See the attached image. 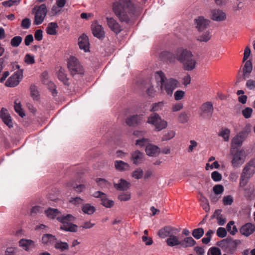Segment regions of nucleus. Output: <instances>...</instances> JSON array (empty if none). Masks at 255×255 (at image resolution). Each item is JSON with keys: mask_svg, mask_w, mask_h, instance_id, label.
<instances>
[{"mask_svg": "<svg viewBox=\"0 0 255 255\" xmlns=\"http://www.w3.org/2000/svg\"><path fill=\"white\" fill-rule=\"evenodd\" d=\"M214 111L213 104L211 102H206L200 108V114L205 119H210Z\"/></svg>", "mask_w": 255, "mask_h": 255, "instance_id": "11", "label": "nucleus"}, {"mask_svg": "<svg viewBox=\"0 0 255 255\" xmlns=\"http://www.w3.org/2000/svg\"><path fill=\"white\" fill-rule=\"evenodd\" d=\"M66 186L68 187H73L75 190V191L78 193H80L83 191L86 188V187L84 185H77L76 184L72 182L68 183Z\"/></svg>", "mask_w": 255, "mask_h": 255, "instance_id": "38", "label": "nucleus"}, {"mask_svg": "<svg viewBox=\"0 0 255 255\" xmlns=\"http://www.w3.org/2000/svg\"><path fill=\"white\" fill-rule=\"evenodd\" d=\"M233 198L231 195L226 196L223 199V204L225 205H231L233 203Z\"/></svg>", "mask_w": 255, "mask_h": 255, "instance_id": "57", "label": "nucleus"}, {"mask_svg": "<svg viewBox=\"0 0 255 255\" xmlns=\"http://www.w3.org/2000/svg\"><path fill=\"white\" fill-rule=\"evenodd\" d=\"M197 37V40L200 42H206L212 37L211 32L209 30H205Z\"/></svg>", "mask_w": 255, "mask_h": 255, "instance_id": "27", "label": "nucleus"}, {"mask_svg": "<svg viewBox=\"0 0 255 255\" xmlns=\"http://www.w3.org/2000/svg\"><path fill=\"white\" fill-rule=\"evenodd\" d=\"M115 166L117 170L120 171L128 170L130 168V166L128 163L122 160L115 161Z\"/></svg>", "mask_w": 255, "mask_h": 255, "instance_id": "29", "label": "nucleus"}, {"mask_svg": "<svg viewBox=\"0 0 255 255\" xmlns=\"http://www.w3.org/2000/svg\"><path fill=\"white\" fill-rule=\"evenodd\" d=\"M213 190L214 193L221 196L224 191V187L221 185H216L213 187Z\"/></svg>", "mask_w": 255, "mask_h": 255, "instance_id": "55", "label": "nucleus"}, {"mask_svg": "<svg viewBox=\"0 0 255 255\" xmlns=\"http://www.w3.org/2000/svg\"><path fill=\"white\" fill-rule=\"evenodd\" d=\"M34 10L33 24L35 25L41 24L43 22L47 14V7L45 4H42L38 7H35L32 9V12H34Z\"/></svg>", "mask_w": 255, "mask_h": 255, "instance_id": "8", "label": "nucleus"}, {"mask_svg": "<svg viewBox=\"0 0 255 255\" xmlns=\"http://www.w3.org/2000/svg\"><path fill=\"white\" fill-rule=\"evenodd\" d=\"M54 244L55 248L61 251H64L69 249V245L66 242H63L56 240Z\"/></svg>", "mask_w": 255, "mask_h": 255, "instance_id": "34", "label": "nucleus"}, {"mask_svg": "<svg viewBox=\"0 0 255 255\" xmlns=\"http://www.w3.org/2000/svg\"><path fill=\"white\" fill-rule=\"evenodd\" d=\"M164 103L163 102H159L152 105V111H158L161 110L164 106Z\"/></svg>", "mask_w": 255, "mask_h": 255, "instance_id": "53", "label": "nucleus"}, {"mask_svg": "<svg viewBox=\"0 0 255 255\" xmlns=\"http://www.w3.org/2000/svg\"><path fill=\"white\" fill-rule=\"evenodd\" d=\"M253 110L252 108L250 107H246V108L242 110V113L243 116L246 119H249L251 117L253 113Z\"/></svg>", "mask_w": 255, "mask_h": 255, "instance_id": "50", "label": "nucleus"}, {"mask_svg": "<svg viewBox=\"0 0 255 255\" xmlns=\"http://www.w3.org/2000/svg\"><path fill=\"white\" fill-rule=\"evenodd\" d=\"M246 86L250 90H254L255 89V81L251 79L248 80Z\"/></svg>", "mask_w": 255, "mask_h": 255, "instance_id": "64", "label": "nucleus"}, {"mask_svg": "<svg viewBox=\"0 0 255 255\" xmlns=\"http://www.w3.org/2000/svg\"><path fill=\"white\" fill-rule=\"evenodd\" d=\"M162 56H165L170 62L174 61V59L178 60L183 65V68L187 71H192L196 67V60L194 58L191 51L180 47L175 51V57L172 59V54L169 52H164L162 53Z\"/></svg>", "mask_w": 255, "mask_h": 255, "instance_id": "1", "label": "nucleus"}, {"mask_svg": "<svg viewBox=\"0 0 255 255\" xmlns=\"http://www.w3.org/2000/svg\"><path fill=\"white\" fill-rule=\"evenodd\" d=\"M227 230L223 227L219 228L217 230V235L220 238H224L227 236Z\"/></svg>", "mask_w": 255, "mask_h": 255, "instance_id": "54", "label": "nucleus"}, {"mask_svg": "<svg viewBox=\"0 0 255 255\" xmlns=\"http://www.w3.org/2000/svg\"><path fill=\"white\" fill-rule=\"evenodd\" d=\"M130 184L124 179H120L119 183H114V187L118 190H126L129 188Z\"/></svg>", "mask_w": 255, "mask_h": 255, "instance_id": "31", "label": "nucleus"}, {"mask_svg": "<svg viewBox=\"0 0 255 255\" xmlns=\"http://www.w3.org/2000/svg\"><path fill=\"white\" fill-rule=\"evenodd\" d=\"M179 230L172 226H165L160 229L158 232V235L161 238L164 239L169 237L172 234H178Z\"/></svg>", "mask_w": 255, "mask_h": 255, "instance_id": "13", "label": "nucleus"}, {"mask_svg": "<svg viewBox=\"0 0 255 255\" xmlns=\"http://www.w3.org/2000/svg\"><path fill=\"white\" fill-rule=\"evenodd\" d=\"M92 30L93 35L98 38H103L105 36V31L102 26L97 22L92 24Z\"/></svg>", "mask_w": 255, "mask_h": 255, "instance_id": "18", "label": "nucleus"}, {"mask_svg": "<svg viewBox=\"0 0 255 255\" xmlns=\"http://www.w3.org/2000/svg\"><path fill=\"white\" fill-rule=\"evenodd\" d=\"M247 138L246 136L243 134V133L239 132L233 138L232 140V146L235 145L238 147H241L242 145L243 142Z\"/></svg>", "mask_w": 255, "mask_h": 255, "instance_id": "26", "label": "nucleus"}, {"mask_svg": "<svg viewBox=\"0 0 255 255\" xmlns=\"http://www.w3.org/2000/svg\"><path fill=\"white\" fill-rule=\"evenodd\" d=\"M149 140L148 138H141L136 140L135 144L139 147H142L144 146H146L149 144Z\"/></svg>", "mask_w": 255, "mask_h": 255, "instance_id": "48", "label": "nucleus"}, {"mask_svg": "<svg viewBox=\"0 0 255 255\" xmlns=\"http://www.w3.org/2000/svg\"><path fill=\"white\" fill-rule=\"evenodd\" d=\"M106 19L108 27L114 33L118 34L122 30V26L114 18L107 17Z\"/></svg>", "mask_w": 255, "mask_h": 255, "instance_id": "15", "label": "nucleus"}, {"mask_svg": "<svg viewBox=\"0 0 255 255\" xmlns=\"http://www.w3.org/2000/svg\"><path fill=\"white\" fill-rule=\"evenodd\" d=\"M131 195L129 192H123L119 194L118 199L121 201H127L130 200Z\"/></svg>", "mask_w": 255, "mask_h": 255, "instance_id": "49", "label": "nucleus"}, {"mask_svg": "<svg viewBox=\"0 0 255 255\" xmlns=\"http://www.w3.org/2000/svg\"><path fill=\"white\" fill-rule=\"evenodd\" d=\"M211 177L213 180L215 181L218 182L221 180L222 175L218 171H214L212 173Z\"/></svg>", "mask_w": 255, "mask_h": 255, "instance_id": "61", "label": "nucleus"}, {"mask_svg": "<svg viewBox=\"0 0 255 255\" xmlns=\"http://www.w3.org/2000/svg\"><path fill=\"white\" fill-rule=\"evenodd\" d=\"M45 213L48 218L56 219L58 220V218L59 217L61 213L56 209L49 208L45 211Z\"/></svg>", "mask_w": 255, "mask_h": 255, "instance_id": "28", "label": "nucleus"}, {"mask_svg": "<svg viewBox=\"0 0 255 255\" xmlns=\"http://www.w3.org/2000/svg\"><path fill=\"white\" fill-rule=\"evenodd\" d=\"M235 222L233 221H230L227 225V230L232 235H235L238 232V229L234 225Z\"/></svg>", "mask_w": 255, "mask_h": 255, "instance_id": "36", "label": "nucleus"}, {"mask_svg": "<svg viewBox=\"0 0 255 255\" xmlns=\"http://www.w3.org/2000/svg\"><path fill=\"white\" fill-rule=\"evenodd\" d=\"M96 181L98 185L101 188L107 187L109 185V182L103 178H97Z\"/></svg>", "mask_w": 255, "mask_h": 255, "instance_id": "51", "label": "nucleus"}, {"mask_svg": "<svg viewBox=\"0 0 255 255\" xmlns=\"http://www.w3.org/2000/svg\"><path fill=\"white\" fill-rule=\"evenodd\" d=\"M20 0H8L2 2V5L5 6L10 7L15 4H18Z\"/></svg>", "mask_w": 255, "mask_h": 255, "instance_id": "58", "label": "nucleus"}, {"mask_svg": "<svg viewBox=\"0 0 255 255\" xmlns=\"http://www.w3.org/2000/svg\"><path fill=\"white\" fill-rule=\"evenodd\" d=\"M82 210L85 214L92 215L95 212L96 209L91 204L87 203L83 205Z\"/></svg>", "mask_w": 255, "mask_h": 255, "instance_id": "33", "label": "nucleus"}, {"mask_svg": "<svg viewBox=\"0 0 255 255\" xmlns=\"http://www.w3.org/2000/svg\"><path fill=\"white\" fill-rule=\"evenodd\" d=\"M185 92L182 90L176 91L174 94V99L176 101H180L184 98Z\"/></svg>", "mask_w": 255, "mask_h": 255, "instance_id": "52", "label": "nucleus"}, {"mask_svg": "<svg viewBox=\"0 0 255 255\" xmlns=\"http://www.w3.org/2000/svg\"><path fill=\"white\" fill-rule=\"evenodd\" d=\"M22 38L20 36H16L13 37L10 41V44L12 47H18L21 43Z\"/></svg>", "mask_w": 255, "mask_h": 255, "instance_id": "44", "label": "nucleus"}, {"mask_svg": "<svg viewBox=\"0 0 255 255\" xmlns=\"http://www.w3.org/2000/svg\"><path fill=\"white\" fill-rule=\"evenodd\" d=\"M145 152L146 154L149 156H157L160 152V148L153 144H148L145 148Z\"/></svg>", "mask_w": 255, "mask_h": 255, "instance_id": "21", "label": "nucleus"}, {"mask_svg": "<svg viewBox=\"0 0 255 255\" xmlns=\"http://www.w3.org/2000/svg\"><path fill=\"white\" fill-rule=\"evenodd\" d=\"M22 78L23 70L16 71L8 78L5 85L8 87H14L19 84Z\"/></svg>", "mask_w": 255, "mask_h": 255, "instance_id": "10", "label": "nucleus"}, {"mask_svg": "<svg viewBox=\"0 0 255 255\" xmlns=\"http://www.w3.org/2000/svg\"><path fill=\"white\" fill-rule=\"evenodd\" d=\"M35 39L38 41H40L43 38V31L41 29L36 30L34 33Z\"/></svg>", "mask_w": 255, "mask_h": 255, "instance_id": "63", "label": "nucleus"}, {"mask_svg": "<svg viewBox=\"0 0 255 255\" xmlns=\"http://www.w3.org/2000/svg\"><path fill=\"white\" fill-rule=\"evenodd\" d=\"M195 27L201 32L206 29L210 24V21L203 16H200L194 19Z\"/></svg>", "mask_w": 255, "mask_h": 255, "instance_id": "12", "label": "nucleus"}, {"mask_svg": "<svg viewBox=\"0 0 255 255\" xmlns=\"http://www.w3.org/2000/svg\"><path fill=\"white\" fill-rule=\"evenodd\" d=\"M183 108V105L181 103H177L172 106V111L173 112H178L182 110Z\"/></svg>", "mask_w": 255, "mask_h": 255, "instance_id": "60", "label": "nucleus"}, {"mask_svg": "<svg viewBox=\"0 0 255 255\" xmlns=\"http://www.w3.org/2000/svg\"><path fill=\"white\" fill-rule=\"evenodd\" d=\"M252 125L251 124H248L246 125L245 128H244L243 130L241 131L240 132L243 133V134H244L245 136L247 137L248 136V134L249 133L251 132L252 130Z\"/></svg>", "mask_w": 255, "mask_h": 255, "instance_id": "56", "label": "nucleus"}, {"mask_svg": "<svg viewBox=\"0 0 255 255\" xmlns=\"http://www.w3.org/2000/svg\"><path fill=\"white\" fill-rule=\"evenodd\" d=\"M55 241H56V238L50 234H44L41 238L42 243L47 246L53 245Z\"/></svg>", "mask_w": 255, "mask_h": 255, "instance_id": "23", "label": "nucleus"}, {"mask_svg": "<svg viewBox=\"0 0 255 255\" xmlns=\"http://www.w3.org/2000/svg\"><path fill=\"white\" fill-rule=\"evenodd\" d=\"M144 159L145 156L143 153L139 150H137L131 153V160L135 165L142 163Z\"/></svg>", "mask_w": 255, "mask_h": 255, "instance_id": "17", "label": "nucleus"}, {"mask_svg": "<svg viewBox=\"0 0 255 255\" xmlns=\"http://www.w3.org/2000/svg\"><path fill=\"white\" fill-rule=\"evenodd\" d=\"M74 219L75 218L71 214H67L65 216L60 213L59 217L58 218V221L63 224L60 227V229L66 231H76L77 226L71 223V222L74 221Z\"/></svg>", "mask_w": 255, "mask_h": 255, "instance_id": "5", "label": "nucleus"}, {"mask_svg": "<svg viewBox=\"0 0 255 255\" xmlns=\"http://www.w3.org/2000/svg\"><path fill=\"white\" fill-rule=\"evenodd\" d=\"M178 121L182 124L187 123L188 121L187 115L184 112L181 113L178 116Z\"/></svg>", "mask_w": 255, "mask_h": 255, "instance_id": "59", "label": "nucleus"}, {"mask_svg": "<svg viewBox=\"0 0 255 255\" xmlns=\"http://www.w3.org/2000/svg\"><path fill=\"white\" fill-rule=\"evenodd\" d=\"M101 201V204L106 208H112L114 205V201L109 199L106 194L102 198Z\"/></svg>", "mask_w": 255, "mask_h": 255, "instance_id": "35", "label": "nucleus"}, {"mask_svg": "<svg viewBox=\"0 0 255 255\" xmlns=\"http://www.w3.org/2000/svg\"><path fill=\"white\" fill-rule=\"evenodd\" d=\"M255 174V158L251 159L245 165L241 174L240 186H245Z\"/></svg>", "mask_w": 255, "mask_h": 255, "instance_id": "4", "label": "nucleus"}, {"mask_svg": "<svg viewBox=\"0 0 255 255\" xmlns=\"http://www.w3.org/2000/svg\"><path fill=\"white\" fill-rule=\"evenodd\" d=\"M0 117L3 122L9 127H12V123L10 115L6 109L2 108L0 111Z\"/></svg>", "mask_w": 255, "mask_h": 255, "instance_id": "25", "label": "nucleus"}, {"mask_svg": "<svg viewBox=\"0 0 255 255\" xmlns=\"http://www.w3.org/2000/svg\"><path fill=\"white\" fill-rule=\"evenodd\" d=\"M130 3L129 0H118L113 3V11L122 21H128L129 19L127 11Z\"/></svg>", "mask_w": 255, "mask_h": 255, "instance_id": "3", "label": "nucleus"}, {"mask_svg": "<svg viewBox=\"0 0 255 255\" xmlns=\"http://www.w3.org/2000/svg\"><path fill=\"white\" fill-rule=\"evenodd\" d=\"M30 95L34 100H38L39 94L37 88L34 85H31L30 87Z\"/></svg>", "mask_w": 255, "mask_h": 255, "instance_id": "41", "label": "nucleus"}, {"mask_svg": "<svg viewBox=\"0 0 255 255\" xmlns=\"http://www.w3.org/2000/svg\"><path fill=\"white\" fill-rule=\"evenodd\" d=\"M58 25L56 22H50L46 28V32L50 35H55L56 33V28Z\"/></svg>", "mask_w": 255, "mask_h": 255, "instance_id": "37", "label": "nucleus"}, {"mask_svg": "<svg viewBox=\"0 0 255 255\" xmlns=\"http://www.w3.org/2000/svg\"><path fill=\"white\" fill-rule=\"evenodd\" d=\"M204 231L203 229L199 228L194 229L192 232L193 236L196 239H200L204 235Z\"/></svg>", "mask_w": 255, "mask_h": 255, "instance_id": "43", "label": "nucleus"}, {"mask_svg": "<svg viewBox=\"0 0 255 255\" xmlns=\"http://www.w3.org/2000/svg\"><path fill=\"white\" fill-rule=\"evenodd\" d=\"M175 135V131L173 130H169L165 132L162 136V140L163 141L168 140L173 138Z\"/></svg>", "mask_w": 255, "mask_h": 255, "instance_id": "47", "label": "nucleus"}, {"mask_svg": "<svg viewBox=\"0 0 255 255\" xmlns=\"http://www.w3.org/2000/svg\"><path fill=\"white\" fill-rule=\"evenodd\" d=\"M57 76L60 81L66 85L69 84V79L67 78L66 71L64 69L60 68L58 71Z\"/></svg>", "mask_w": 255, "mask_h": 255, "instance_id": "30", "label": "nucleus"}, {"mask_svg": "<svg viewBox=\"0 0 255 255\" xmlns=\"http://www.w3.org/2000/svg\"><path fill=\"white\" fill-rule=\"evenodd\" d=\"M147 123L154 127V130L159 131L167 127L168 123L156 113L151 114L148 118Z\"/></svg>", "mask_w": 255, "mask_h": 255, "instance_id": "6", "label": "nucleus"}, {"mask_svg": "<svg viewBox=\"0 0 255 255\" xmlns=\"http://www.w3.org/2000/svg\"><path fill=\"white\" fill-rule=\"evenodd\" d=\"M253 70L252 63L251 60H247L243 68L244 75L249 74Z\"/></svg>", "mask_w": 255, "mask_h": 255, "instance_id": "40", "label": "nucleus"}, {"mask_svg": "<svg viewBox=\"0 0 255 255\" xmlns=\"http://www.w3.org/2000/svg\"><path fill=\"white\" fill-rule=\"evenodd\" d=\"M154 78L156 83V88L161 92H165L167 95L171 96L174 90L178 87V81L173 78L166 79L165 74L161 70L156 72Z\"/></svg>", "mask_w": 255, "mask_h": 255, "instance_id": "2", "label": "nucleus"}, {"mask_svg": "<svg viewBox=\"0 0 255 255\" xmlns=\"http://www.w3.org/2000/svg\"><path fill=\"white\" fill-rule=\"evenodd\" d=\"M231 153L233 155L232 165L234 168L240 167L245 161L246 155L244 149L238 150L235 154L232 153V149Z\"/></svg>", "mask_w": 255, "mask_h": 255, "instance_id": "9", "label": "nucleus"}, {"mask_svg": "<svg viewBox=\"0 0 255 255\" xmlns=\"http://www.w3.org/2000/svg\"><path fill=\"white\" fill-rule=\"evenodd\" d=\"M14 107L15 112L21 117H23L25 116V114L21 108L20 103L18 100L15 101Z\"/></svg>", "mask_w": 255, "mask_h": 255, "instance_id": "39", "label": "nucleus"}, {"mask_svg": "<svg viewBox=\"0 0 255 255\" xmlns=\"http://www.w3.org/2000/svg\"><path fill=\"white\" fill-rule=\"evenodd\" d=\"M143 120V115H134L128 117L126 123L129 126H134L140 123Z\"/></svg>", "mask_w": 255, "mask_h": 255, "instance_id": "22", "label": "nucleus"}, {"mask_svg": "<svg viewBox=\"0 0 255 255\" xmlns=\"http://www.w3.org/2000/svg\"><path fill=\"white\" fill-rule=\"evenodd\" d=\"M78 45L80 49L87 52L90 51V43L88 36L82 34L78 39Z\"/></svg>", "mask_w": 255, "mask_h": 255, "instance_id": "16", "label": "nucleus"}, {"mask_svg": "<svg viewBox=\"0 0 255 255\" xmlns=\"http://www.w3.org/2000/svg\"><path fill=\"white\" fill-rule=\"evenodd\" d=\"M24 62L27 65H32L35 63V57L30 54H26L24 58Z\"/></svg>", "mask_w": 255, "mask_h": 255, "instance_id": "46", "label": "nucleus"}, {"mask_svg": "<svg viewBox=\"0 0 255 255\" xmlns=\"http://www.w3.org/2000/svg\"><path fill=\"white\" fill-rule=\"evenodd\" d=\"M143 176V171L140 168L136 169L132 173V177L136 179H140L142 178Z\"/></svg>", "mask_w": 255, "mask_h": 255, "instance_id": "45", "label": "nucleus"}, {"mask_svg": "<svg viewBox=\"0 0 255 255\" xmlns=\"http://www.w3.org/2000/svg\"><path fill=\"white\" fill-rule=\"evenodd\" d=\"M255 231V225L251 223H248L242 227L240 229L241 233L248 237L252 234Z\"/></svg>", "mask_w": 255, "mask_h": 255, "instance_id": "20", "label": "nucleus"}, {"mask_svg": "<svg viewBox=\"0 0 255 255\" xmlns=\"http://www.w3.org/2000/svg\"><path fill=\"white\" fill-rule=\"evenodd\" d=\"M209 17L214 21H222L226 19V14L221 9H213L210 10Z\"/></svg>", "mask_w": 255, "mask_h": 255, "instance_id": "14", "label": "nucleus"}, {"mask_svg": "<svg viewBox=\"0 0 255 255\" xmlns=\"http://www.w3.org/2000/svg\"><path fill=\"white\" fill-rule=\"evenodd\" d=\"M178 234H172L166 240V243L169 247H174L180 245L181 241L176 236Z\"/></svg>", "mask_w": 255, "mask_h": 255, "instance_id": "24", "label": "nucleus"}, {"mask_svg": "<svg viewBox=\"0 0 255 255\" xmlns=\"http://www.w3.org/2000/svg\"><path fill=\"white\" fill-rule=\"evenodd\" d=\"M31 24L30 19L28 18H24L21 22V25L24 29H28Z\"/></svg>", "mask_w": 255, "mask_h": 255, "instance_id": "62", "label": "nucleus"}, {"mask_svg": "<svg viewBox=\"0 0 255 255\" xmlns=\"http://www.w3.org/2000/svg\"><path fill=\"white\" fill-rule=\"evenodd\" d=\"M19 245L26 251H31L35 247L34 241L24 239H22L19 241Z\"/></svg>", "mask_w": 255, "mask_h": 255, "instance_id": "19", "label": "nucleus"}, {"mask_svg": "<svg viewBox=\"0 0 255 255\" xmlns=\"http://www.w3.org/2000/svg\"><path fill=\"white\" fill-rule=\"evenodd\" d=\"M68 68L73 75L76 74H83L84 69L78 60L74 56H71L67 61Z\"/></svg>", "mask_w": 255, "mask_h": 255, "instance_id": "7", "label": "nucleus"}, {"mask_svg": "<svg viewBox=\"0 0 255 255\" xmlns=\"http://www.w3.org/2000/svg\"><path fill=\"white\" fill-rule=\"evenodd\" d=\"M196 244V241L191 237H186L181 241L180 246L183 248L193 247Z\"/></svg>", "mask_w": 255, "mask_h": 255, "instance_id": "32", "label": "nucleus"}, {"mask_svg": "<svg viewBox=\"0 0 255 255\" xmlns=\"http://www.w3.org/2000/svg\"><path fill=\"white\" fill-rule=\"evenodd\" d=\"M230 130L228 128H224L221 130L219 134V136H222L225 141H228L230 138Z\"/></svg>", "mask_w": 255, "mask_h": 255, "instance_id": "42", "label": "nucleus"}]
</instances>
